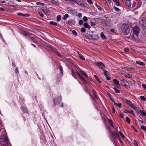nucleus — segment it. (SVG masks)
Segmentation results:
<instances>
[{"label": "nucleus", "mask_w": 146, "mask_h": 146, "mask_svg": "<svg viewBox=\"0 0 146 146\" xmlns=\"http://www.w3.org/2000/svg\"><path fill=\"white\" fill-rule=\"evenodd\" d=\"M131 23L128 22L123 23L121 25V29L125 34L127 35L129 34L131 27Z\"/></svg>", "instance_id": "obj_1"}, {"label": "nucleus", "mask_w": 146, "mask_h": 146, "mask_svg": "<svg viewBox=\"0 0 146 146\" xmlns=\"http://www.w3.org/2000/svg\"><path fill=\"white\" fill-rule=\"evenodd\" d=\"M0 143L3 146L8 145V139L5 135H2L1 136L0 138Z\"/></svg>", "instance_id": "obj_2"}, {"label": "nucleus", "mask_w": 146, "mask_h": 146, "mask_svg": "<svg viewBox=\"0 0 146 146\" xmlns=\"http://www.w3.org/2000/svg\"><path fill=\"white\" fill-rule=\"evenodd\" d=\"M139 25L143 29H146V18H143L140 21Z\"/></svg>", "instance_id": "obj_3"}, {"label": "nucleus", "mask_w": 146, "mask_h": 146, "mask_svg": "<svg viewBox=\"0 0 146 146\" xmlns=\"http://www.w3.org/2000/svg\"><path fill=\"white\" fill-rule=\"evenodd\" d=\"M115 132L113 131H112L110 132L111 134L112 135L113 137L117 139H119V140H121V139L120 138L119 136L118 133V131L117 130L116 128Z\"/></svg>", "instance_id": "obj_4"}, {"label": "nucleus", "mask_w": 146, "mask_h": 146, "mask_svg": "<svg viewBox=\"0 0 146 146\" xmlns=\"http://www.w3.org/2000/svg\"><path fill=\"white\" fill-rule=\"evenodd\" d=\"M62 99L61 96H60L59 97H57L53 99L54 104V105H57L59 104L62 101Z\"/></svg>", "instance_id": "obj_5"}, {"label": "nucleus", "mask_w": 146, "mask_h": 146, "mask_svg": "<svg viewBox=\"0 0 146 146\" xmlns=\"http://www.w3.org/2000/svg\"><path fill=\"white\" fill-rule=\"evenodd\" d=\"M133 34L138 36V34L140 31L139 27L137 26H135L133 27Z\"/></svg>", "instance_id": "obj_6"}, {"label": "nucleus", "mask_w": 146, "mask_h": 146, "mask_svg": "<svg viewBox=\"0 0 146 146\" xmlns=\"http://www.w3.org/2000/svg\"><path fill=\"white\" fill-rule=\"evenodd\" d=\"M125 102L127 104L129 105L130 107L133 110H136L137 109V108L134 106L132 104L131 102L130 101L128 100H125Z\"/></svg>", "instance_id": "obj_7"}, {"label": "nucleus", "mask_w": 146, "mask_h": 146, "mask_svg": "<svg viewBox=\"0 0 146 146\" xmlns=\"http://www.w3.org/2000/svg\"><path fill=\"white\" fill-rule=\"evenodd\" d=\"M92 91L93 94V96L92 98L95 102V103L97 104V100H98V96L96 94V92L94 90H93Z\"/></svg>", "instance_id": "obj_8"}, {"label": "nucleus", "mask_w": 146, "mask_h": 146, "mask_svg": "<svg viewBox=\"0 0 146 146\" xmlns=\"http://www.w3.org/2000/svg\"><path fill=\"white\" fill-rule=\"evenodd\" d=\"M97 66L99 68H101L103 71L104 72L106 70L104 68H106L104 64H97Z\"/></svg>", "instance_id": "obj_9"}, {"label": "nucleus", "mask_w": 146, "mask_h": 146, "mask_svg": "<svg viewBox=\"0 0 146 146\" xmlns=\"http://www.w3.org/2000/svg\"><path fill=\"white\" fill-rule=\"evenodd\" d=\"M125 5L128 7H130L131 6V1L126 0L125 3Z\"/></svg>", "instance_id": "obj_10"}, {"label": "nucleus", "mask_w": 146, "mask_h": 146, "mask_svg": "<svg viewBox=\"0 0 146 146\" xmlns=\"http://www.w3.org/2000/svg\"><path fill=\"white\" fill-rule=\"evenodd\" d=\"M21 109L24 113H28V110L27 109V108H26L24 107H21Z\"/></svg>", "instance_id": "obj_11"}, {"label": "nucleus", "mask_w": 146, "mask_h": 146, "mask_svg": "<svg viewBox=\"0 0 146 146\" xmlns=\"http://www.w3.org/2000/svg\"><path fill=\"white\" fill-rule=\"evenodd\" d=\"M42 11L47 15L50 14V12L49 11L43 9H42Z\"/></svg>", "instance_id": "obj_12"}, {"label": "nucleus", "mask_w": 146, "mask_h": 146, "mask_svg": "<svg viewBox=\"0 0 146 146\" xmlns=\"http://www.w3.org/2000/svg\"><path fill=\"white\" fill-rule=\"evenodd\" d=\"M91 35L89 33H87L85 34V37L86 38L90 40L92 38H91Z\"/></svg>", "instance_id": "obj_13"}, {"label": "nucleus", "mask_w": 146, "mask_h": 146, "mask_svg": "<svg viewBox=\"0 0 146 146\" xmlns=\"http://www.w3.org/2000/svg\"><path fill=\"white\" fill-rule=\"evenodd\" d=\"M76 73L79 77L82 80H83L84 82L87 83L86 81L85 80L82 76L78 72H76Z\"/></svg>", "instance_id": "obj_14"}, {"label": "nucleus", "mask_w": 146, "mask_h": 146, "mask_svg": "<svg viewBox=\"0 0 146 146\" xmlns=\"http://www.w3.org/2000/svg\"><path fill=\"white\" fill-rule=\"evenodd\" d=\"M97 36L96 35H91V38H92L90 40H96L97 39Z\"/></svg>", "instance_id": "obj_15"}, {"label": "nucleus", "mask_w": 146, "mask_h": 146, "mask_svg": "<svg viewBox=\"0 0 146 146\" xmlns=\"http://www.w3.org/2000/svg\"><path fill=\"white\" fill-rule=\"evenodd\" d=\"M84 26L87 28L90 29V27L89 25L87 23H84Z\"/></svg>", "instance_id": "obj_16"}, {"label": "nucleus", "mask_w": 146, "mask_h": 146, "mask_svg": "<svg viewBox=\"0 0 146 146\" xmlns=\"http://www.w3.org/2000/svg\"><path fill=\"white\" fill-rule=\"evenodd\" d=\"M51 2L54 5H56L58 4V0H51Z\"/></svg>", "instance_id": "obj_17"}, {"label": "nucleus", "mask_w": 146, "mask_h": 146, "mask_svg": "<svg viewBox=\"0 0 146 146\" xmlns=\"http://www.w3.org/2000/svg\"><path fill=\"white\" fill-rule=\"evenodd\" d=\"M108 122L110 124V126H112L113 128H114V127L112 121L111 120L108 118Z\"/></svg>", "instance_id": "obj_18"}, {"label": "nucleus", "mask_w": 146, "mask_h": 146, "mask_svg": "<svg viewBox=\"0 0 146 146\" xmlns=\"http://www.w3.org/2000/svg\"><path fill=\"white\" fill-rule=\"evenodd\" d=\"M125 76L128 78H131L132 77V75L131 74H125Z\"/></svg>", "instance_id": "obj_19"}, {"label": "nucleus", "mask_w": 146, "mask_h": 146, "mask_svg": "<svg viewBox=\"0 0 146 146\" xmlns=\"http://www.w3.org/2000/svg\"><path fill=\"white\" fill-rule=\"evenodd\" d=\"M113 82L115 83V84L116 85L120 86V85L119 84V81L116 79H114L113 80Z\"/></svg>", "instance_id": "obj_20"}, {"label": "nucleus", "mask_w": 146, "mask_h": 146, "mask_svg": "<svg viewBox=\"0 0 146 146\" xmlns=\"http://www.w3.org/2000/svg\"><path fill=\"white\" fill-rule=\"evenodd\" d=\"M80 72L81 74H83L86 77H88L87 74L85 72H84L82 70H81L80 71Z\"/></svg>", "instance_id": "obj_21"}, {"label": "nucleus", "mask_w": 146, "mask_h": 146, "mask_svg": "<svg viewBox=\"0 0 146 146\" xmlns=\"http://www.w3.org/2000/svg\"><path fill=\"white\" fill-rule=\"evenodd\" d=\"M71 74L72 75L73 77L74 78H76L77 79V78L76 77V76L75 72L73 71L72 70H71Z\"/></svg>", "instance_id": "obj_22"}, {"label": "nucleus", "mask_w": 146, "mask_h": 146, "mask_svg": "<svg viewBox=\"0 0 146 146\" xmlns=\"http://www.w3.org/2000/svg\"><path fill=\"white\" fill-rule=\"evenodd\" d=\"M114 104L115 105L117 106L119 108H121V103H118L116 102H114Z\"/></svg>", "instance_id": "obj_23"}, {"label": "nucleus", "mask_w": 146, "mask_h": 146, "mask_svg": "<svg viewBox=\"0 0 146 146\" xmlns=\"http://www.w3.org/2000/svg\"><path fill=\"white\" fill-rule=\"evenodd\" d=\"M113 1L116 3V5L117 6H120L119 0H113Z\"/></svg>", "instance_id": "obj_24"}, {"label": "nucleus", "mask_w": 146, "mask_h": 146, "mask_svg": "<svg viewBox=\"0 0 146 146\" xmlns=\"http://www.w3.org/2000/svg\"><path fill=\"white\" fill-rule=\"evenodd\" d=\"M59 69L60 72H61V74L62 75L63 74V70L62 67L61 66H60L59 67Z\"/></svg>", "instance_id": "obj_25"}, {"label": "nucleus", "mask_w": 146, "mask_h": 146, "mask_svg": "<svg viewBox=\"0 0 146 146\" xmlns=\"http://www.w3.org/2000/svg\"><path fill=\"white\" fill-rule=\"evenodd\" d=\"M101 38L103 39H105L106 38V37L104 35V34L103 32H102L101 33Z\"/></svg>", "instance_id": "obj_26"}, {"label": "nucleus", "mask_w": 146, "mask_h": 146, "mask_svg": "<svg viewBox=\"0 0 146 146\" xmlns=\"http://www.w3.org/2000/svg\"><path fill=\"white\" fill-rule=\"evenodd\" d=\"M73 22V20L72 19L70 20H69L68 22V23L69 25H72Z\"/></svg>", "instance_id": "obj_27"}, {"label": "nucleus", "mask_w": 146, "mask_h": 146, "mask_svg": "<svg viewBox=\"0 0 146 146\" xmlns=\"http://www.w3.org/2000/svg\"><path fill=\"white\" fill-rule=\"evenodd\" d=\"M69 17V15L67 14H66L64 17L62 18V19L63 20H65Z\"/></svg>", "instance_id": "obj_28"}, {"label": "nucleus", "mask_w": 146, "mask_h": 146, "mask_svg": "<svg viewBox=\"0 0 146 146\" xmlns=\"http://www.w3.org/2000/svg\"><path fill=\"white\" fill-rule=\"evenodd\" d=\"M140 112L141 113V115H143L144 116H145L146 115V113L143 111L141 110L140 111Z\"/></svg>", "instance_id": "obj_29"}, {"label": "nucleus", "mask_w": 146, "mask_h": 146, "mask_svg": "<svg viewBox=\"0 0 146 146\" xmlns=\"http://www.w3.org/2000/svg\"><path fill=\"white\" fill-rule=\"evenodd\" d=\"M121 81L122 83L124 84H126L127 83H128L127 81L125 79H123L121 80Z\"/></svg>", "instance_id": "obj_30"}, {"label": "nucleus", "mask_w": 146, "mask_h": 146, "mask_svg": "<svg viewBox=\"0 0 146 146\" xmlns=\"http://www.w3.org/2000/svg\"><path fill=\"white\" fill-rule=\"evenodd\" d=\"M61 16L60 15H58L57 17L56 20L57 21H59L61 19Z\"/></svg>", "instance_id": "obj_31"}, {"label": "nucleus", "mask_w": 146, "mask_h": 146, "mask_svg": "<svg viewBox=\"0 0 146 146\" xmlns=\"http://www.w3.org/2000/svg\"><path fill=\"white\" fill-rule=\"evenodd\" d=\"M113 89L114 90L115 92L116 93H120V91L118 89H117L116 88L114 87L113 88Z\"/></svg>", "instance_id": "obj_32"}, {"label": "nucleus", "mask_w": 146, "mask_h": 146, "mask_svg": "<svg viewBox=\"0 0 146 146\" xmlns=\"http://www.w3.org/2000/svg\"><path fill=\"white\" fill-rule=\"evenodd\" d=\"M94 77L95 78V79L97 81H98L100 83H101V82L100 80L99 79L98 77L97 76L94 75Z\"/></svg>", "instance_id": "obj_33"}, {"label": "nucleus", "mask_w": 146, "mask_h": 146, "mask_svg": "<svg viewBox=\"0 0 146 146\" xmlns=\"http://www.w3.org/2000/svg\"><path fill=\"white\" fill-rule=\"evenodd\" d=\"M141 129L144 131H146V126L141 125Z\"/></svg>", "instance_id": "obj_34"}, {"label": "nucleus", "mask_w": 146, "mask_h": 146, "mask_svg": "<svg viewBox=\"0 0 146 146\" xmlns=\"http://www.w3.org/2000/svg\"><path fill=\"white\" fill-rule=\"evenodd\" d=\"M79 57L82 60H85V58L84 57V56L82 55V54H79Z\"/></svg>", "instance_id": "obj_35"}, {"label": "nucleus", "mask_w": 146, "mask_h": 146, "mask_svg": "<svg viewBox=\"0 0 146 146\" xmlns=\"http://www.w3.org/2000/svg\"><path fill=\"white\" fill-rule=\"evenodd\" d=\"M50 23L51 25H57L56 23L53 21H50Z\"/></svg>", "instance_id": "obj_36"}, {"label": "nucleus", "mask_w": 146, "mask_h": 146, "mask_svg": "<svg viewBox=\"0 0 146 146\" xmlns=\"http://www.w3.org/2000/svg\"><path fill=\"white\" fill-rule=\"evenodd\" d=\"M126 121L127 122L128 124H129L130 123V119L129 118L127 117L126 118Z\"/></svg>", "instance_id": "obj_37"}, {"label": "nucleus", "mask_w": 146, "mask_h": 146, "mask_svg": "<svg viewBox=\"0 0 146 146\" xmlns=\"http://www.w3.org/2000/svg\"><path fill=\"white\" fill-rule=\"evenodd\" d=\"M95 5L98 10H99L100 11H101L102 10L101 8L100 7V6L98 5L97 3Z\"/></svg>", "instance_id": "obj_38"}, {"label": "nucleus", "mask_w": 146, "mask_h": 146, "mask_svg": "<svg viewBox=\"0 0 146 146\" xmlns=\"http://www.w3.org/2000/svg\"><path fill=\"white\" fill-rule=\"evenodd\" d=\"M24 35L26 36H30V34L27 32H25L24 33Z\"/></svg>", "instance_id": "obj_39"}, {"label": "nucleus", "mask_w": 146, "mask_h": 146, "mask_svg": "<svg viewBox=\"0 0 146 146\" xmlns=\"http://www.w3.org/2000/svg\"><path fill=\"white\" fill-rule=\"evenodd\" d=\"M81 31L82 33H85L86 31V29L84 27L82 28L81 29Z\"/></svg>", "instance_id": "obj_40"}, {"label": "nucleus", "mask_w": 146, "mask_h": 146, "mask_svg": "<svg viewBox=\"0 0 146 146\" xmlns=\"http://www.w3.org/2000/svg\"><path fill=\"white\" fill-rule=\"evenodd\" d=\"M36 4L37 5H41L42 6L44 5V4L43 3L40 2H37Z\"/></svg>", "instance_id": "obj_41"}, {"label": "nucleus", "mask_w": 146, "mask_h": 146, "mask_svg": "<svg viewBox=\"0 0 146 146\" xmlns=\"http://www.w3.org/2000/svg\"><path fill=\"white\" fill-rule=\"evenodd\" d=\"M104 72V75L105 76V77L107 76H108L107 74L108 72L107 71H106V70H105Z\"/></svg>", "instance_id": "obj_42"}, {"label": "nucleus", "mask_w": 146, "mask_h": 146, "mask_svg": "<svg viewBox=\"0 0 146 146\" xmlns=\"http://www.w3.org/2000/svg\"><path fill=\"white\" fill-rule=\"evenodd\" d=\"M72 33L75 36L77 35V33L74 30H73Z\"/></svg>", "instance_id": "obj_43"}, {"label": "nucleus", "mask_w": 146, "mask_h": 146, "mask_svg": "<svg viewBox=\"0 0 146 146\" xmlns=\"http://www.w3.org/2000/svg\"><path fill=\"white\" fill-rule=\"evenodd\" d=\"M119 133L123 139H124L125 138V137L124 135L120 131H119Z\"/></svg>", "instance_id": "obj_44"}, {"label": "nucleus", "mask_w": 146, "mask_h": 146, "mask_svg": "<svg viewBox=\"0 0 146 146\" xmlns=\"http://www.w3.org/2000/svg\"><path fill=\"white\" fill-rule=\"evenodd\" d=\"M79 23L80 25H82L83 24V21L82 20H80L79 21Z\"/></svg>", "instance_id": "obj_45"}, {"label": "nucleus", "mask_w": 146, "mask_h": 146, "mask_svg": "<svg viewBox=\"0 0 146 146\" xmlns=\"http://www.w3.org/2000/svg\"><path fill=\"white\" fill-rule=\"evenodd\" d=\"M50 48L51 49V50L52 51H54V50H55L56 48L52 46H51L50 47Z\"/></svg>", "instance_id": "obj_46"}, {"label": "nucleus", "mask_w": 146, "mask_h": 146, "mask_svg": "<svg viewBox=\"0 0 146 146\" xmlns=\"http://www.w3.org/2000/svg\"><path fill=\"white\" fill-rule=\"evenodd\" d=\"M83 20L85 22L87 21L88 20V19L87 17L85 16L84 17H83Z\"/></svg>", "instance_id": "obj_47"}, {"label": "nucleus", "mask_w": 146, "mask_h": 146, "mask_svg": "<svg viewBox=\"0 0 146 146\" xmlns=\"http://www.w3.org/2000/svg\"><path fill=\"white\" fill-rule=\"evenodd\" d=\"M38 14L40 15V16L41 17H44V15L42 13H41L40 12H38Z\"/></svg>", "instance_id": "obj_48"}, {"label": "nucleus", "mask_w": 146, "mask_h": 146, "mask_svg": "<svg viewBox=\"0 0 146 146\" xmlns=\"http://www.w3.org/2000/svg\"><path fill=\"white\" fill-rule=\"evenodd\" d=\"M129 113L130 114H132L134 116L135 115V114L134 113V111L132 110L131 111H129Z\"/></svg>", "instance_id": "obj_49"}, {"label": "nucleus", "mask_w": 146, "mask_h": 146, "mask_svg": "<svg viewBox=\"0 0 146 146\" xmlns=\"http://www.w3.org/2000/svg\"><path fill=\"white\" fill-rule=\"evenodd\" d=\"M140 98L142 100L144 101L145 100V97L143 96H141L140 97Z\"/></svg>", "instance_id": "obj_50"}, {"label": "nucleus", "mask_w": 146, "mask_h": 146, "mask_svg": "<svg viewBox=\"0 0 146 146\" xmlns=\"http://www.w3.org/2000/svg\"><path fill=\"white\" fill-rule=\"evenodd\" d=\"M114 9L117 11H119L120 10L118 8L116 7H113Z\"/></svg>", "instance_id": "obj_51"}, {"label": "nucleus", "mask_w": 146, "mask_h": 146, "mask_svg": "<svg viewBox=\"0 0 146 146\" xmlns=\"http://www.w3.org/2000/svg\"><path fill=\"white\" fill-rule=\"evenodd\" d=\"M105 26H110V23L106 21L104 23Z\"/></svg>", "instance_id": "obj_52"}, {"label": "nucleus", "mask_w": 146, "mask_h": 146, "mask_svg": "<svg viewBox=\"0 0 146 146\" xmlns=\"http://www.w3.org/2000/svg\"><path fill=\"white\" fill-rule=\"evenodd\" d=\"M15 72L17 74L19 73V70H18V68L17 67H16L15 68Z\"/></svg>", "instance_id": "obj_53"}, {"label": "nucleus", "mask_w": 146, "mask_h": 146, "mask_svg": "<svg viewBox=\"0 0 146 146\" xmlns=\"http://www.w3.org/2000/svg\"><path fill=\"white\" fill-rule=\"evenodd\" d=\"M142 86L143 88H144L145 90H146V85H145V84H143L142 85Z\"/></svg>", "instance_id": "obj_54"}, {"label": "nucleus", "mask_w": 146, "mask_h": 146, "mask_svg": "<svg viewBox=\"0 0 146 146\" xmlns=\"http://www.w3.org/2000/svg\"><path fill=\"white\" fill-rule=\"evenodd\" d=\"M29 16H30L28 14H23V16L25 17H29Z\"/></svg>", "instance_id": "obj_55"}, {"label": "nucleus", "mask_w": 146, "mask_h": 146, "mask_svg": "<svg viewBox=\"0 0 146 146\" xmlns=\"http://www.w3.org/2000/svg\"><path fill=\"white\" fill-rule=\"evenodd\" d=\"M87 1L90 4H92L93 2L91 0H87Z\"/></svg>", "instance_id": "obj_56"}, {"label": "nucleus", "mask_w": 146, "mask_h": 146, "mask_svg": "<svg viewBox=\"0 0 146 146\" xmlns=\"http://www.w3.org/2000/svg\"><path fill=\"white\" fill-rule=\"evenodd\" d=\"M136 63L137 64H144V63L139 61H136Z\"/></svg>", "instance_id": "obj_57"}, {"label": "nucleus", "mask_w": 146, "mask_h": 146, "mask_svg": "<svg viewBox=\"0 0 146 146\" xmlns=\"http://www.w3.org/2000/svg\"><path fill=\"white\" fill-rule=\"evenodd\" d=\"M129 111L128 110H127L125 109L124 110V112L125 113H129Z\"/></svg>", "instance_id": "obj_58"}, {"label": "nucleus", "mask_w": 146, "mask_h": 146, "mask_svg": "<svg viewBox=\"0 0 146 146\" xmlns=\"http://www.w3.org/2000/svg\"><path fill=\"white\" fill-rule=\"evenodd\" d=\"M90 25L92 26H94L96 25L95 23L92 22H90Z\"/></svg>", "instance_id": "obj_59"}, {"label": "nucleus", "mask_w": 146, "mask_h": 146, "mask_svg": "<svg viewBox=\"0 0 146 146\" xmlns=\"http://www.w3.org/2000/svg\"><path fill=\"white\" fill-rule=\"evenodd\" d=\"M133 144L135 146H138V145L137 143V142L135 141H134Z\"/></svg>", "instance_id": "obj_60"}, {"label": "nucleus", "mask_w": 146, "mask_h": 146, "mask_svg": "<svg viewBox=\"0 0 146 146\" xmlns=\"http://www.w3.org/2000/svg\"><path fill=\"white\" fill-rule=\"evenodd\" d=\"M110 31L111 32L113 33H116L114 29H111Z\"/></svg>", "instance_id": "obj_61"}, {"label": "nucleus", "mask_w": 146, "mask_h": 146, "mask_svg": "<svg viewBox=\"0 0 146 146\" xmlns=\"http://www.w3.org/2000/svg\"><path fill=\"white\" fill-rule=\"evenodd\" d=\"M57 55L59 57H61V55H60V54L58 52H56V53Z\"/></svg>", "instance_id": "obj_62"}, {"label": "nucleus", "mask_w": 146, "mask_h": 146, "mask_svg": "<svg viewBox=\"0 0 146 146\" xmlns=\"http://www.w3.org/2000/svg\"><path fill=\"white\" fill-rule=\"evenodd\" d=\"M78 16L79 17H82V14L81 13H78Z\"/></svg>", "instance_id": "obj_63"}, {"label": "nucleus", "mask_w": 146, "mask_h": 146, "mask_svg": "<svg viewBox=\"0 0 146 146\" xmlns=\"http://www.w3.org/2000/svg\"><path fill=\"white\" fill-rule=\"evenodd\" d=\"M129 51V49L127 48H125L124 49V51L125 52H127Z\"/></svg>", "instance_id": "obj_64"}]
</instances>
